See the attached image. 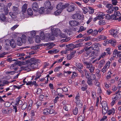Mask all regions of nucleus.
Returning <instances> with one entry per match:
<instances>
[{"instance_id":"1","label":"nucleus","mask_w":121,"mask_h":121,"mask_svg":"<svg viewBox=\"0 0 121 121\" xmlns=\"http://www.w3.org/2000/svg\"><path fill=\"white\" fill-rule=\"evenodd\" d=\"M38 59L33 58L30 59V62L28 63L29 67L33 69L37 68L38 66V63L39 62Z\"/></svg>"},{"instance_id":"2","label":"nucleus","mask_w":121,"mask_h":121,"mask_svg":"<svg viewBox=\"0 0 121 121\" xmlns=\"http://www.w3.org/2000/svg\"><path fill=\"white\" fill-rule=\"evenodd\" d=\"M86 56L87 57L89 56V57H92L95 55L96 56L98 55V53L97 52L95 51L92 50V48L90 47H89L86 48Z\"/></svg>"},{"instance_id":"3","label":"nucleus","mask_w":121,"mask_h":121,"mask_svg":"<svg viewBox=\"0 0 121 121\" xmlns=\"http://www.w3.org/2000/svg\"><path fill=\"white\" fill-rule=\"evenodd\" d=\"M69 4L68 3L64 4L62 3H60L56 6V8L57 9L62 11L64 9L67 7Z\"/></svg>"},{"instance_id":"4","label":"nucleus","mask_w":121,"mask_h":121,"mask_svg":"<svg viewBox=\"0 0 121 121\" xmlns=\"http://www.w3.org/2000/svg\"><path fill=\"white\" fill-rule=\"evenodd\" d=\"M54 110L53 109H48V108H45L43 111V113L44 115H47L49 114L54 113Z\"/></svg>"},{"instance_id":"5","label":"nucleus","mask_w":121,"mask_h":121,"mask_svg":"<svg viewBox=\"0 0 121 121\" xmlns=\"http://www.w3.org/2000/svg\"><path fill=\"white\" fill-rule=\"evenodd\" d=\"M51 31L52 34L53 35L57 36L59 35V33H60L61 31L58 28L51 29Z\"/></svg>"},{"instance_id":"6","label":"nucleus","mask_w":121,"mask_h":121,"mask_svg":"<svg viewBox=\"0 0 121 121\" xmlns=\"http://www.w3.org/2000/svg\"><path fill=\"white\" fill-rule=\"evenodd\" d=\"M109 32L111 33V34L115 38L118 37L117 34L118 32L117 30L116 29H112L109 31Z\"/></svg>"},{"instance_id":"7","label":"nucleus","mask_w":121,"mask_h":121,"mask_svg":"<svg viewBox=\"0 0 121 121\" xmlns=\"http://www.w3.org/2000/svg\"><path fill=\"white\" fill-rule=\"evenodd\" d=\"M116 39H111L109 40H107L106 43L108 44H111V45L113 47H115L116 44Z\"/></svg>"},{"instance_id":"8","label":"nucleus","mask_w":121,"mask_h":121,"mask_svg":"<svg viewBox=\"0 0 121 121\" xmlns=\"http://www.w3.org/2000/svg\"><path fill=\"white\" fill-rule=\"evenodd\" d=\"M23 41H24V43H25V42H26V40L25 39H22L20 37H18L17 41V44L19 46L22 45V44Z\"/></svg>"},{"instance_id":"9","label":"nucleus","mask_w":121,"mask_h":121,"mask_svg":"<svg viewBox=\"0 0 121 121\" xmlns=\"http://www.w3.org/2000/svg\"><path fill=\"white\" fill-rule=\"evenodd\" d=\"M2 112L3 114L9 115L12 112V109L11 108H9L6 109H2Z\"/></svg>"},{"instance_id":"10","label":"nucleus","mask_w":121,"mask_h":121,"mask_svg":"<svg viewBox=\"0 0 121 121\" xmlns=\"http://www.w3.org/2000/svg\"><path fill=\"white\" fill-rule=\"evenodd\" d=\"M67 7V11L69 12L73 11L75 9V6L73 5H69Z\"/></svg>"},{"instance_id":"11","label":"nucleus","mask_w":121,"mask_h":121,"mask_svg":"<svg viewBox=\"0 0 121 121\" xmlns=\"http://www.w3.org/2000/svg\"><path fill=\"white\" fill-rule=\"evenodd\" d=\"M32 7L34 11L35 12L38 11V5L37 3H34L32 5Z\"/></svg>"},{"instance_id":"12","label":"nucleus","mask_w":121,"mask_h":121,"mask_svg":"<svg viewBox=\"0 0 121 121\" xmlns=\"http://www.w3.org/2000/svg\"><path fill=\"white\" fill-rule=\"evenodd\" d=\"M99 45L100 44L99 43H96L92 44L90 47H91V48H92V50L95 51V50H97V49H98Z\"/></svg>"},{"instance_id":"13","label":"nucleus","mask_w":121,"mask_h":121,"mask_svg":"<svg viewBox=\"0 0 121 121\" xmlns=\"http://www.w3.org/2000/svg\"><path fill=\"white\" fill-rule=\"evenodd\" d=\"M73 19L77 20H79L81 19L82 17L80 14L78 13H76L73 15L72 16Z\"/></svg>"},{"instance_id":"14","label":"nucleus","mask_w":121,"mask_h":121,"mask_svg":"<svg viewBox=\"0 0 121 121\" xmlns=\"http://www.w3.org/2000/svg\"><path fill=\"white\" fill-rule=\"evenodd\" d=\"M21 97H19L16 99V102L14 104L17 105H21L23 104V102L21 100Z\"/></svg>"},{"instance_id":"15","label":"nucleus","mask_w":121,"mask_h":121,"mask_svg":"<svg viewBox=\"0 0 121 121\" xmlns=\"http://www.w3.org/2000/svg\"><path fill=\"white\" fill-rule=\"evenodd\" d=\"M70 25L72 26H75L79 24L78 22L75 21H70L69 22Z\"/></svg>"},{"instance_id":"16","label":"nucleus","mask_w":121,"mask_h":121,"mask_svg":"<svg viewBox=\"0 0 121 121\" xmlns=\"http://www.w3.org/2000/svg\"><path fill=\"white\" fill-rule=\"evenodd\" d=\"M83 64L86 66V68L88 69L90 68L93 65L91 62H88L87 61H84L83 62Z\"/></svg>"},{"instance_id":"17","label":"nucleus","mask_w":121,"mask_h":121,"mask_svg":"<svg viewBox=\"0 0 121 121\" xmlns=\"http://www.w3.org/2000/svg\"><path fill=\"white\" fill-rule=\"evenodd\" d=\"M43 70L41 72L39 71H38L36 73L35 76V81L37 80V79L39 78L41 76V74L43 73Z\"/></svg>"},{"instance_id":"18","label":"nucleus","mask_w":121,"mask_h":121,"mask_svg":"<svg viewBox=\"0 0 121 121\" xmlns=\"http://www.w3.org/2000/svg\"><path fill=\"white\" fill-rule=\"evenodd\" d=\"M87 80V83L88 85L91 86L93 85L92 81L93 80L91 78V77L86 78Z\"/></svg>"},{"instance_id":"19","label":"nucleus","mask_w":121,"mask_h":121,"mask_svg":"<svg viewBox=\"0 0 121 121\" xmlns=\"http://www.w3.org/2000/svg\"><path fill=\"white\" fill-rule=\"evenodd\" d=\"M115 109L114 108H112L111 109L109 110L107 112L108 115H113L115 113Z\"/></svg>"},{"instance_id":"20","label":"nucleus","mask_w":121,"mask_h":121,"mask_svg":"<svg viewBox=\"0 0 121 121\" xmlns=\"http://www.w3.org/2000/svg\"><path fill=\"white\" fill-rule=\"evenodd\" d=\"M76 44L74 45L72 43H70L67 45V47L69 48V50H72L76 48Z\"/></svg>"},{"instance_id":"21","label":"nucleus","mask_w":121,"mask_h":121,"mask_svg":"<svg viewBox=\"0 0 121 121\" xmlns=\"http://www.w3.org/2000/svg\"><path fill=\"white\" fill-rule=\"evenodd\" d=\"M13 13L16 14H18L19 13V10L18 8L13 6Z\"/></svg>"},{"instance_id":"22","label":"nucleus","mask_w":121,"mask_h":121,"mask_svg":"<svg viewBox=\"0 0 121 121\" xmlns=\"http://www.w3.org/2000/svg\"><path fill=\"white\" fill-rule=\"evenodd\" d=\"M0 19L3 22L6 21V17L5 15L3 13H1L0 14Z\"/></svg>"},{"instance_id":"23","label":"nucleus","mask_w":121,"mask_h":121,"mask_svg":"<svg viewBox=\"0 0 121 121\" xmlns=\"http://www.w3.org/2000/svg\"><path fill=\"white\" fill-rule=\"evenodd\" d=\"M113 54L115 55H117L119 57L121 56V52L118 51L117 50L115 49L114 50Z\"/></svg>"},{"instance_id":"24","label":"nucleus","mask_w":121,"mask_h":121,"mask_svg":"<svg viewBox=\"0 0 121 121\" xmlns=\"http://www.w3.org/2000/svg\"><path fill=\"white\" fill-rule=\"evenodd\" d=\"M76 103L77 107L80 108H81L83 104L81 100L76 101Z\"/></svg>"},{"instance_id":"25","label":"nucleus","mask_w":121,"mask_h":121,"mask_svg":"<svg viewBox=\"0 0 121 121\" xmlns=\"http://www.w3.org/2000/svg\"><path fill=\"white\" fill-rule=\"evenodd\" d=\"M9 43L10 46L13 48H15L16 47V45L14 41L13 40L10 41Z\"/></svg>"},{"instance_id":"26","label":"nucleus","mask_w":121,"mask_h":121,"mask_svg":"<svg viewBox=\"0 0 121 121\" xmlns=\"http://www.w3.org/2000/svg\"><path fill=\"white\" fill-rule=\"evenodd\" d=\"M97 16L98 19H100L102 18L103 17L105 16V14L103 13H98Z\"/></svg>"},{"instance_id":"27","label":"nucleus","mask_w":121,"mask_h":121,"mask_svg":"<svg viewBox=\"0 0 121 121\" xmlns=\"http://www.w3.org/2000/svg\"><path fill=\"white\" fill-rule=\"evenodd\" d=\"M85 73V75L86 78H87L90 77H91L90 75V73L86 69H85L83 70V71Z\"/></svg>"},{"instance_id":"28","label":"nucleus","mask_w":121,"mask_h":121,"mask_svg":"<svg viewBox=\"0 0 121 121\" xmlns=\"http://www.w3.org/2000/svg\"><path fill=\"white\" fill-rule=\"evenodd\" d=\"M55 45V44L52 43H48L45 44L44 45L45 46H48V48L50 49L52 48Z\"/></svg>"},{"instance_id":"29","label":"nucleus","mask_w":121,"mask_h":121,"mask_svg":"<svg viewBox=\"0 0 121 121\" xmlns=\"http://www.w3.org/2000/svg\"><path fill=\"white\" fill-rule=\"evenodd\" d=\"M25 55V54L24 53H18L17 54V56L18 57H20L18 58V59H22L23 60L25 59L23 57Z\"/></svg>"},{"instance_id":"30","label":"nucleus","mask_w":121,"mask_h":121,"mask_svg":"<svg viewBox=\"0 0 121 121\" xmlns=\"http://www.w3.org/2000/svg\"><path fill=\"white\" fill-rule=\"evenodd\" d=\"M27 4H23L22 7V11L24 13H25L27 9Z\"/></svg>"},{"instance_id":"31","label":"nucleus","mask_w":121,"mask_h":121,"mask_svg":"<svg viewBox=\"0 0 121 121\" xmlns=\"http://www.w3.org/2000/svg\"><path fill=\"white\" fill-rule=\"evenodd\" d=\"M107 54L106 52H104L101 53V55H100L98 58V60H100L101 58H104L105 57L106 55Z\"/></svg>"},{"instance_id":"32","label":"nucleus","mask_w":121,"mask_h":121,"mask_svg":"<svg viewBox=\"0 0 121 121\" xmlns=\"http://www.w3.org/2000/svg\"><path fill=\"white\" fill-rule=\"evenodd\" d=\"M108 107H105L102 108V112L103 114L105 115L107 112L108 110Z\"/></svg>"},{"instance_id":"33","label":"nucleus","mask_w":121,"mask_h":121,"mask_svg":"<svg viewBox=\"0 0 121 121\" xmlns=\"http://www.w3.org/2000/svg\"><path fill=\"white\" fill-rule=\"evenodd\" d=\"M41 40V39L40 37L39 36H36L35 39V42L38 43H39Z\"/></svg>"},{"instance_id":"34","label":"nucleus","mask_w":121,"mask_h":121,"mask_svg":"<svg viewBox=\"0 0 121 121\" xmlns=\"http://www.w3.org/2000/svg\"><path fill=\"white\" fill-rule=\"evenodd\" d=\"M85 116L81 115L79 116L78 118V121H84L85 120Z\"/></svg>"},{"instance_id":"35","label":"nucleus","mask_w":121,"mask_h":121,"mask_svg":"<svg viewBox=\"0 0 121 121\" xmlns=\"http://www.w3.org/2000/svg\"><path fill=\"white\" fill-rule=\"evenodd\" d=\"M73 113L74 115H76L78 114V108L75 107L73 110Z\"/></svg>"},{"instance_id":"36","label":"nucleus","mask_w":121,"mask_h":121,"mask_svg":"<svg viewBox=\"0 0 121 121\" xmlns=\"http://www.w3.org/2000/svg\"><path fill=\"white\" fill-rule=\"evenodd\" d=\"M12 105L13 107V111L15 113H16L18 111L17 106H18V105H15V104H14L13 105L12 104Z\"/></svg>"},{"instance_id":"37","label":"nucleus","mask_w":121,"mask_h":121,"mask_svg":"<svg viewBox=\"0 0 121 121\" xmlns=\"http://www.w3.org/2000/svg\"><path fill=\"white\" fill-rule=\"evenodd\" d=\"M57 90H59L60 91H61V92H62L63 91L66 92L68 91V89L66 87H64L62 88V89H61V88H58L57 89Z\"/></svg>"},{"instance_id":"38","label":"nucleus","mask_w":121,"mask_h":121,"mask_svg":"<svg viewBox=\"0 0 121 121\" xmlns=\"http://www.w3.org/2000/svg\"><path fill=\"white\" fill-rule=\"evenodd\" d=\"M101 104L102 108L105 107H108L107 105V102L106 101H102L101 102Z\"/></svg>"},{"instance_id":"39","label":"nucleus","mask_w":121,"mask_h":121,"mask_svg":"<svg viewBox=\"0 0 121 121\" xmlns=\"http://www.w3.org/2000/svg\"><path fill=\"white\" fill-rule=\"evenodd\" d=\"M27 104L25 102L21 106V108L22 110H24L27 107Z\"/></svg>"},{"instance_id":"40","label":"nucleus","mask_w":121,"mask_h":121,"mask_svg":"<svg viewBox=\"0 0 121 121\" xmlns=\"http://www.w3.org/2000/svg\"><path fill=\"white\" fill-rule=\"evenodd\" d=\"M27 13L28 15L32 16L33 14V11L31 9L29 8L27 10Z\"/></svg>"},{"instance_id":"41","label":"nucleus","mask_w":121,"mask_h":121,"mask_svg":"<svg viewBox=\"0 0 121 121\" xmlns=\"http://www.w3.org/2000/svg\"><path fill=\"white\" fill-rule=\"evenodd\" d=\"M89 69L90 72L92 74L94 73V70L95 69V67L94 66H93V65Z\"/></svg>"},{"instance_id":"42","label":"nucleus","mask_w":121,"mask_h":121,"mask_svg":"<svg viewBox=\"0 0 121 121\" xmlns=\"http://www.w3.org/2000/svg\"><path fill=\"white\" fill-rule=\"evenodd\" d=\"M76 66L78 69H82L83 66L82 64V63H77L76 64Z\"/></svg>"},{"instance_id":"43","label":"nucleus","mask_w":121,"mask_h":121,"mask_svg":"<svg viewBox=\"0 0 121 121\" xmlns=\"http://www.w3.org/2000/svg\"><path fill=\"white\" fill-rule=\"evenodd\" d=\"M21 62L20 61H16L12 65V67H13L16 65H21Z\"/></svg>"},{"instance_id":"44","label":"nucleus","mask_w":121,"mask_h":121,"mask_svg":"<svg viewBox=\"0 0 121 121\" xmlns=\"http://www.w3.org/2000/svg\"><path fill=\"white\" fill-rule=\"evenodd\" d=\"M45 8L47 9L49 8V7H50L51 5L50 2L49 1L45 3Z\"/></svg>"},{"instance_id":"45","label":"nucleus","mask_w":121,"mask_h":121,"mask_svg":"<svg viewBox=\"0 0 121 121\" xmlns=\"http://www.w3.org/2000/svg\"><path fill=\"white\" fill-rule=\"evenodd\" d=\"M27 41L30 43H32L33 42V39L32 37H28L27 38Z\"/></svg>"},{"instance_id":"46","label":"nucleus","mask_w":121,"mask_h":121,"mask_svg":"<svg viewBox=\"0 0 121 121\" xmlns=\"http://www.w3.org/2000/svg\"><path fill=\"white\" fill-rule=\"evenodd\" d=\"M45 11V8L44 7H42L39 9V12L41 14L44 13Z\"/></svg>"},{"instance_id":"47","label":"nucleus","mask_w":121,"mask_h":121,"mask_svg":"<svg viewBox=\"0 0 121 121\" xmlns=\"http://www.w3.org/2000/svg\"><path fill=\"white\" fill-rule=\"evenodd\" d=\"M24 84H22L20 85H18V86L14 85L13 86V87L14 89H17L18 90L20 89L22 87V85H24Z\"/></svg>"},{"instance_id":"48","label":"nucleus","mask_w":121,"mask_h":121,"mask_svg":"<svg viewBox=\"0 0 121 121\" xmlns=\"http://www.w3.org/2000/svg\"><path fill=\"white\" fill-rule=\"evenodd\" d=\"M40 37L42 39H45V37L43 32L42 31L41 32L40 34Z\"/></svg>"},{"instance_id":"49","label":"nucleus","mask_w":121,"mask_h":121,"mask_svg":"<svg viewBox=\"0 0 121 121\" xmlns=\"http://www.w3.org/2000/svg\"><path fill=\"white\" fill-rule=\"evenodd\" d=\"M119 90L116 92V94H117L116 95L117 96L118 98L120 99L121 98V91H120Z\"/></svg>"},{"instance_id":"50","label":"nucleus","mask_w":121,"mask_h":121,"mask_svg":"<svg viewBox=\"0 0 121 121\" xmlns=\"http://www.w3.org/2000/svg\"><path fill=\"white\" fill-rule=\"evenodd\" d=\"M89 10L88 11L89 13L90 14H93L94 12V9L91 7H89Z\"/></svg>"},{"instance_id":"51","label":"nucleus","mask_w":121,"mask_h":121,"mask_svg":"<svg viewBox=\"0 0 121 121\" xmlns=\"http://www.w3.org/2000/svg\"><path fill=\"white\" fill-rule=\"evenodd\" d=\"M112 19L115 20H117V17H116L115 15H112L111 16L110 19Z\"/></svg>"},{"instance_id":"52","label":"nucleus","mask_w":121,"mask_h":121,"mask_svg":"<svg viewBox=\"0 0 121 121\" xmlns=\"http://www.w3.org/2000/svg\"><path fill=\"white\" fill-rule=\"evenodd\" d=\"M61 67L62 66H60L58 67H56L54 69V71L56 72L59 71L60 69L61 68Z\"/></svg>"},{"instance_id":"53","label":"nucleus","mask_w":121,"mask_h":121,"mask_svg":"<svg viewBox=\"0 0 121 121\" xmlns=\"http://www.w3.org/2000/svg\"><path fill=\"white\" fill-rule=\"evenodd\" d=\"M106 6L108 9H110L112 8L113 6L110 3H108L107 4H105Z\"/></svg>"},{"instance_id":"54","label":"nucleus","mask_w":121,"mask_h":121,"mask_svg":"<svg viewBox=\"0 0 121 121\" xmlns=\"http://www.w3.org/2000/svg\"><path fill=\"white\" fill-rule=\"evenodd\" d=\"M86 29V28L82 26H81L79 30L78 31V32H80L81 31H82L85 30Z\"/></svg>"},{"instance_id":"55","label":"nucleus","mask_w":121,"mask_h":121,"mask_svg":"<svg viewBox=\"0 0 121 121\" xmlns=\"http://www.w3.org/2000/svg\"><path fill=\"white\" fill-rule=\"evenodd\" d=\"M80 95L79 94V93H78L76 97H75V99L76 101H79V100H81L79 99L80 96Z\"/></svg>"},{"instance_id":"56","label":"nucleus","mask_w":121,"mask_h":121,"mask_svg":"<svg viewBox=\"0 0 121 121\" xmlns=\"http://www.w3.org/2000/svg\"><path fill=\"white\" fill-rule=\"evenodd\" d=\"M113 10L112 8L109 9L106 11L107 13L109 14H111L113 13Z\"/></svg>"},{"instance_id":"57","label":"nucleus","mask_w":121,"mask_h":121,"mask_svg":"<svg viewBox=\"0 0 121 121\" xmlns=\"http://www.w3.org/2000/svg\"><path fill=\"white\" fill-rule=\"evenodd\" d=\"M98 33V30H93L92 33V35L93 36H95L97 35Z\"/></svg>"},{"instance_id":"58","label":"nucleus","mask_w":121,"mask_h":121,"mask_svg":"<svg viewBox=\"0 0 121 121\" xmlns=\"http://www.w3.org/2000/svg\"><path fill=\"white\" fill-rule=\"evenodd\" d=\"M111 50V48H107L106 49V51H107L106 53H107L108 54L110 55L111 54L110 52Z\"/></svg>"},{"instance_id":"59","label":"nucleus","mask_w":121,"mask_h":121,"mask_svg":"<svg viewBox=\"0 0 121 121\" xmlns=\"http://www.w3.org/2000/svg\"><path fill=\"white\" fill-rule=\"evenodd\" d=\"M93 20V18L91 16L90 17L88 20L86 22V24L88 25L89 24V23L91 22Z\"/></svg>"},{"instance_id":"60","label":"nucleus","mask_w":121,"mask_h":121,"mask_svg":"<svg viewBox=\"0 0 121 121\" xmlns=\"http://www.w3.org/2000/svg\"><path fill=\"white\" fill-rule=\"evenodd\" d=\"M99 23L100 25H102L105 24L106 23L105 21L104 20H100L99 22Z\"/></svg>"},{"instance_id":"61","label":"nucleus","mask_w":121,"mask_h":121,"mask_svg":"<svg viewBox=\"0 0 121 121\" xmlns=\"http://www.w3.org/2000/svg\"><path fill=\"white\" fill-rule=\"evenodd\" d=\"M77 73L75 72H73L71 76V78H74L77 76Z\"/></svg>"},{"instance_id":"62","label":"nucleus","mask_w":121,"mask_h":121,"mask_svg":"<svg viewBox=\"0 0 121 121\" xmlns=\"http://www.w3.org/2000/svg\"><path fill=\"white\" fill-rule=\"evenodd\" d=\"M44 97V96L43 95H41L39 96V98L40 101H43Z\"/></svg>"},{"instance_id":"63","label":"nucleus","mask_w":121,"mask_h":121,"mask_svg":"<svg viewBox=\"0 0 121 121\" xmlns=\"http://www.w3.org/2000/svg\"><path fill=\"white\" fill-rule=\"evenodd\" d=\"M62 11L58 9L55 12V13L56 15H59L62 12Z\"/></svg>"},{"instance_id":"64","label":"nucleus","mask_w":121,"mask_h":121,"mask_svg":"<svg viewBox=\"0 0 121 121\" xmlns=\"http://www.w3.org/2000/svg\"><path fill=\"white\" fill-rule=\"evenodd\" d=\"M107 118L106 116H104L100 120V121H106V120Z\"/></svg>"}]
</instances>
